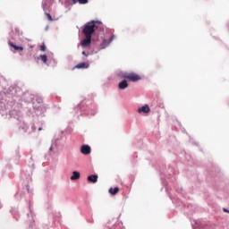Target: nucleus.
I'll return each instance as SVG.
<instances>
[{
  "instance_id": "obj_3",
  "label": "nucleus",
  "mask_w": 229,
  "mask_h": 229,
  "mask_svg": "<svg viewBox=\"0 0 229 229\" xmlns=\"http://www.w3.org/2000/svg\"><path fill=\"white\" fill-rule=\"evenodd\" d=\"M92 44V37L85 36V38L81 41V46L85 49V47H90Z\"/></svg>"
},
{
  "instance_id": "obj_20",
  "label": "nucleus",
  "mask_w": 229,
  "mask_h": 229,
  "mask_svg": "<svg viewBox=\"0 0 229 229\" xmlns=\"http://www.w3.org/2000/svg\"><path fill=\"white\" fill-rule=\"evenodd\" d=\"M224 212H229L228 209H224Z\"/></svg>"
},
{
  "instance_id": "obj_15",
  "label": "nucleus",
  "mask_w": 229,
  "mask_h": 229,
  "mask_svg": "<svg viewBox=\"0 0 229 229\" xmlns=\"http://www.w3.org/2000/svg\"><path fill=\"white\" fill-rule=\"evenodd\" d=\"M46 15H47L48 21H53V17L49 13H47Z\"/></svg>"
},
{
  "instance_id": "obj_21",
  "label": "nucleus",
  "mask_w": 229,
  "mask_h": 229,
  "mask_svg": "<svg viewBox=\"0 0 229 229\" xmlns=\"http://www.w3.org/2000/svg\"><path fill=\"white\" fill-rule=\"evenodd\" d=\"M38 131H42V128H39Z\"/></svg>"
},
{
  "instance_id": "obj_14",
  "label": "nucleus",
  "mask_w": 229,
  "mask_h": 229,
  "mask_svg": "<svg viewBox=\"0 0 229 229\" xmlns=\"http://www.w3.org/2000/svg\"><path fill=\"white\" fill-rule=\"evenodd\" d=\"M80 4H87L89 3V0H77Z\"/></svg>"
},
{
  "instance_id": "obj_9",
  "label": "nucleus",
  "mask_w": 229,
  "mask_h": 229,
  "mask_svg": "<svg viewBox=\"0 0 229 229\" xmlns=\"http://www.w3.org/2000/svg\"><path fill=\"white\" fill-rule=\"evenodd\" d=\"M88 182H90V183H97L98 182V175L92 174L88 176Z\"/></svg>"
},
{
  "instance_id": "obj_1",
  "label": "nucleus",
  "mask_w": 229,
  "mask_h": 229,
  "mask_svg": "<svg viewBox=\"0 0 229 229\" xmlns=\"http://www.w3.org/2000/svg\"><path fill=\"white\" fill-rule=\"evenodd\" d=\"M98 21H91L84 25V28L82 30L84 37H92V34H94L96 32V30H98V26L96 25L98 24Z\"/></svg>"
},
{
  "instance_id": "obj_17",
  "label": "nucleus",
  "mask_w": 229,
  "mask_h": 229,
  "mask_svg": "<svg viewBox=\"0 0 229 229\" xmlns=\"http://www.w3.org/2000/svg\"><path fill=\"white\" fill-rule=\"evenodd\" d=\"M82 55H83V56H89V53L87 54V52H85V51L82 52Z\"/></svg>"
},
{
  "instance_id": "obj_12",
  "label": "nucleus",
  "mask_w": 229,
  "mask_h": 229,
  "mask_svg": "<svg viewBox=\"0 0 229 229\" xmlns=\"http://www.w3.org/2000/svg\"><path fill=\"white\" fill-rule=\"evenodd\" d=\"M108 192L110 194H112V196H115V194H117V192H119V187H115V188H110L108 190Z\"/></svg>"
},
{
  "instance_id": "obj_10",
  "label": "nucleus",
  "mask_w": 229,
  "mask_h": 229,
  "mask_svg": "<svg viewBox=\"0 0 229 229\" xmlns=\"http://www.w3.org/2000/svg\"><path fill=\"white\" fill-rule=\"evenodd\" d=\"M9 46H10V47H13V49H14L15 51H24V47H19V46L13 44V43H12V42H9Z\"/></svg>"
},
{
  "instance_id": "obj_13",
  "label": "nucleus",
  "mask_w": 229,
  "mask_h": 229,
  "mask_svg": "<svg viewBox=\"0 0 229 229\" xmlns=\"http://www.w3.org/2000/svg\"><path fill=\"white\" fill-rule=\"evenodd\" d=\"M40 58L43 61V64H47V55H40Z\"/></svg>"
},
{
  "instance_id": "obj_5",
  "label": "nucleus",
  "mask_w": 229,
  "mask_h": 229,
  "mask_svg": "<svg viewBox=\"0 0 229 229\" xmlns=\"http://www.w3.org/2000/svg\"><path fill=\"white\" fill-rule=\"evenodd\" d=\"M81 153H82V155H90V153H91L90 146H89V145H82L81 147Z\"/></svg>"
},
{
  "instance_id": "obj_11",
  "label": "nucleus",
  "mask_w": 229,
  "mask_h": 229,
  "mask_svg": "<svg viewBox=\"0 0 229 229\" xmlns=\"http://www.w3.org/2000/svg\"><path fill=\"white\" fill-rule=\"evenodd\" d=\"M70 180L72 181L80 180V172L73 171Z\"/></svg>"
},
{
  "instance_id": "obj_2",
  "label": "nucleus",
  "mask_w": 229,
  "mask_h": 229,
  "mask_svg": "<svg viewBox=\"0 0 229 229\" xmlns=\"http://www.w3.org/2000/svg\"><path fill=\"white\" fill-rule=\"evenodd\" d=\"M121 78H124V80H128L129 81H133V82L139 81V80H140V76L133 72L121 73Z\"/></svg>"
},
{
  "instance_id": "obj_6",
  "label": "nucleus",
  "mask_w": 229,
  "mask_h": 229,
  "mask_svg": "<svg viewBox=\"0 0 229 229\" xmlns=\"http://www.w3.org/2000/svg\"><path fill=\"white\" fill-rule=\"evenodd\" d=\"M149 112H151V109L148 104L138 109V114H149Z\"/></svg>"
},
{
  "instance_id": "obj_8",
  "label": "nucleus",
  "mask_w": 229,
  "mask_h": 229,
  "mask_svg": "<svg viewBox=\"0 0 229 229\" xmlns=\"http://www.w3.org/2000/svg\"><path fill=\"white\" fill-rule=\"evenodd\" d=\"M89 63H80L74 67V69H89Z\"/></svg>"
},
{
  "instance_id": "obj_16",
  "label": "nucleus",
  "mask_w": 229,
  "mask_h": 229,
  "mask_svg": "<svg viewBox=\"0 0 229 229\" xmlns=\"http://www.w3.org/2000/svg\"><path fill=\"white\" fill-rule=\"evenodd\" d=\"M47 47H46V45L43 44L41 47H40V51H46Z\"/></svg>"
},
{
  "instance_id": "obj_19",
  "label": "nucleus",
  "mask_w": 229,
  "mask_h": 229,
  "mask_svg": "<svg viewBox=\"0 0 229 229\" xmlns=\"http://www.w3.org/2000/svg\"><path fill=\"white\" fill-rule=\"evenodd\" d=\"M73 1V4H76V3H78V0H72Z\"/></svg>"
},
{
  "instance_id": "obj_7",
  "label": "nucleus",
  "mask_w": 229,
  "mask_h": 229,
  "mask_svg": "<svg viewBox=\"0 0 229 229\" xmlns=\"http://www.w3.org/2000/svg\"><path fill=\"white\" fill-rule=\"evenodd\" d=\"M118 88L120 89V90H124V89H128V81H126V80L122 81L121 82H119Z\"/></svg>"
},
{
  "instance_id": "obj_4",
  "label": "nucleus",
  "mask_w": 229,
  "mask_h": 229,
  "mask_svg": "<svg viewBox=\"0 0 229 229\" xmlns=\"http://www.w3.org/2000/svg\"><path fill=\"white\" fill-rule=\"evenodd\" d=\"M114 38H115V36H111L108 40L104 39L100 44L101 49H105V47H106L109 44H112V42H114Z\"/></svg>"
},
{
  "instance_id": "obj_18",
  "label": "nucleus",
  "mask_w": 229,
  "mask_h": 229,
  "mask_svg": "<svg viewBox=\"0 0 229 229\" xmlns=\"http://www.w3.org/2000/svg\"><path fill=\"white\" fill-rule=\"evenodd\" d=\"M49 151H53V145L49 148Z\"/></svg>"
}]
</instances>
